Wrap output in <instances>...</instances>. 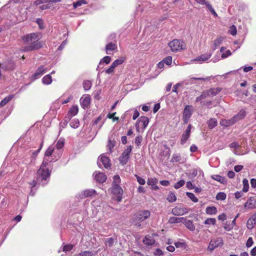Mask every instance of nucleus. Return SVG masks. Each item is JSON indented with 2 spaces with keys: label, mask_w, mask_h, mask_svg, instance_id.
Listing matches in <instances>:
<instances>
[{
  "label": "nucleus",
  "mask_w": 256,
  "mask_h": 256,
  "mask_svg": "<svg viewBox=\"0 0 256 256\" xmlns=\"http://www.w3.org/2000/svg\"><path fill=\"white\" fill-rule=\"evenodd\" d=\"M61 156L60 151L55 152L52 156H44L43 162L40 168L38 170V179L40 180H46L50 178L51 170L50 163L58 160Z\"/></svg>",
  "instance_id": "f257e3e1"
},
{
  "label": "nucleus",
  "mask_w": 256,
  "mask_h": 256,
  "mask_svg": "<svg viewBox=\"0 0 256 256\" xmlns=\"http://www.w3.org/2000/svg\"><path fill=\"white\" fill-rule=\"evenodd\" d=\"M39 35L38 33H31L22 38L24 42L28 44L22 50L24 52L32 51L42 48V44L40 40Z\"/></svg>",
  "instance_id": "f03ea898"
},
{
  "label": "nucleus",
  "mask_w": 256,
  "mask_h": 256,
  "mask_svg": "<svg viewBox=\"0 0 256 256\" xmlns=\"http://www.w3.org/2000/svg\"><path fill=\"white\" fill-rule=\"evenodd\" d=\"M150 216V212L148 210H140L136 213L132 220L134 224L137 226H140V223L148 219Z\"/></svg>",
  "instance_id": "7ed1b4c3"
},
{
  "label": "nucleus",
  "mask_w": 256,
  "mask_h": 256,
  "mask_svg": "<svg viewBox=\"0 0 256 256\" xmlns=\"http://www.w3.org/2000/svg\"><path fill=\"white\" fill-rule=\"evenodd\" d=\"M168 46L172 52H176L185 49L186 46L184 41L180 40H174L168 43Z\"/></svg>",
  "instance_id": "20e7f679"
},
{
  "label": "nucleus",
  "mask_w": 256,
  "mask_h": 256,
  "mask_svg": "<svg viewBox=\"0 0 256 256\" xmlns=\"http://www.w3.org/2000/svg\"><path fill=\"white\" fill-rule=\"evenodd\" d=\"M224 244V240L222 238H214L210 240L208 246L207 248L208 251L212 252L216 248L221 247Z\"/></svg>",
  "instance_id": "39448f33"
},
{
  "label": "nucleus",
  "mask_w": 256,
  "mask_h": 256,
  "mask_svg": "<svg viewBox=\"0 0 256 256\" xmlns=\"http://www.w3.org/2000/svg\"><path fill=\"white\" fill-rule=\"evenodd\" d=\"M132 146H129L128 148L125 149L122 152V154L119 158V161L120 164L124 166L126 164L130 156L132 150Z\"/></svg>",
  "instance_id": "423d86ee"
},
{
  "label": "nucleus",
  "mask_w": 256,
  "mask_h": 256,
  "mask_svg": "<svg viewBox=\"0 0 256 256\" xmlns=\"http://www.w3.org/2000/svg\"><path fill=\"white\" fill-rule=\"evenodd\" d=\"M189 210L186 207L176 206L172 208V214L174 216H181L188 213Z\"/></svg>",
  "instance_id": "0eeeda50"
},
{
  "label": "nucleus",
  "mask_w": 256,
  "mask_h": 256,
  "mask_svg": "<svg viewBox=\"0 0 256 256\" xmlns=\"http://www.w3.org/2000/svg\"><path fill=\"white\" fill-rule=\"evenodd\" d=\"M49 179H48L46 180H40L38 179V173L37 172V174H36V179L35 180H34L32 182H30L29 184L31 186V188H32V190L30 192V194L32 195V196H34V192H33V188L37 186V185L38 184H42V185L44 186L45 184H46L48 180H49Z\"/></svg>",
  "instance_id": "6e6552de"
},
{
  "label": "nucleus",
  "mask_w": 256,
  "mask_h": 256,
  "mask_svg": "<svg viewBox=\"0 0 256 256\" xmlns=\"http://www.w3.org/2000/svg\"><path fill=\"white\" fill-rule=\"evenodd\" d=\"M112 193L116 196L118 202H121L123 194V190L120 186H112Z\"/></svg>",
  "instance_id": "1a4fd4ad"
},
{
  "label": "nucleus",
  "mask_w": 256,
  "mask_h": 256,
  "mask_svg": "<svg viewBox=\"0 0 256 256\" xmlns=\"http://www.w3.org/2000/svg\"><path fill=\"white\" fill-rule=\"evenodd\" d=\"M244 206L246 209L256 208V196H250L245 202Z\"/></svg>",
  "instance_id": "9d476101"
},
{
  "label": "nucleus",
  "mask_w": 256,
  "mask_h": 256,
  "mask_svg": "<svg viewBox=\"0 0 256 256\" xmlns=\"http://www.w3.org/2000/svg\"><path fill=\"white\" fill-rule=\"evenodd\" d=\"M98 165L100 168L103 166L106 168H108L110 166V160L108 157L102 156L98 160Z\"/></svg>",
  "instance_id": "9b49d317"
},
{
  "label": "nucleus",
  "mask_w": 256,
  "mask_h": 256,
  "mask_svg": "<svg viewBox=\"0 0 256 256\" xmlns=\"http://www.w3.org/2000/svg\"><path fill=\"white\" fill-rule=\"evenodd\" d=\"M14 68V62H10L8 63L0 64V79L1 78L2 72L7 70H12Z\"/></svg>",
  "instance_id": "f8f14e48"
},
{
  "label": "nucleus",
  "mask_w": 256,
  "mask_h": 256,
  "mask_svg": "<svg viewBox=\"0 0 256 256\" xmlns=\"http://www.w3.org/2000/svg\"><path fill=\"white\" fill-rule=\"evenodd\" d=\"M192 114L191 106H186L184 110L182 120L184 124H187L190 118L191 117Z\"/></svg>",
  "instance_id": "ddd939ff"
},
{
  "label": "nucleus",
  "mask_w": 256,
  "mask_h": 256,
  "mask_svg": "<svg viewBox=\"0 0 256 256\" xmlns=\"http://www.w3.org/2000/svg\"><path fill=\"white\" fill-rule=\"evenodd\" d=\"M192 128V125L190 124L187 127L185 132L182 134V136L181 139H180L181 144H182V145L184 144L188 140V138H190V132H191Z\"/></svg>",
  "instance_id": "4468645a"
},
{
  "label": "nucleus",
  "mask_w": 256,
  "mask_h": 256,
  "mask_svg": "<svg viewBox=\"0 0 256 256\" xmlns=\"http://www.w3.org/2000/svg\"><path fill=\"white\" fill-rule=\"evenodd\" d=\"M90 96L88 94L83 96L80 99L81 106L84 108H87L90 103Z\"/></svg>",
  "instance_id": "2eb2a0df"
},
{
  "label": "nucleus",
  "mask_w": 256,
  "mask_h": 256,
  "mask_svg": "<svg viewBox=\"0 0 256 256\" xmlns=\"http://www.w3.org/2000/svg\"><path fill=\"white\" fill-rule=\"evenodd\" d=\"M117 49V44L116 42H110L108 43L105 48L106 52L107 54H110L112 52L116 50Z\"/></svg>",
  "instance_id": "dca6fc26"
},
{
  "label": "nucleus",
  "mask_w": 256,
  "mask_h": 256,
  "mask_svg": "<svg viewBox=\"0 0 256 256\" xmlns=\"http://www.w3.org/2000/svg\"><path fill=\"white\" fill-rule=\"evenodd\" d=\"M210 80V77L207 76L206 78H196V77H192L189 79H188L184 80V82L186 84H195L196 82L194 80H199V81H208Z\"/></svg>",
  "instance_id": "f3484780"
},
{
  "label": "nucleus",
  "mask_w": 256,
  "mask_h": 256,
  "mask_svg": "<svg viewBox=\"0 0 256 256\" xmlns=\"http://www.w3.org/2000/svg\"><path fill=\"white\" fill-rule=\"evenodd\" d=\"M47 68L44 66H41L38 68L35 73L33 74V78L34 80L40 78L42 75L46 72Z\"/></svg>",
  "instance_id": "a211bd4d"
},
{
  "label": "nucleus",
  "mask_w": 256,
  "mask_h": 256,
  "mask_svg": "<svg viewBox=\"0 0 256 256\" xmlns=\"http://www.w3.org/2000/svg\"><path fill=\"white\" fill-rule=\"evenodd\" d=\"M94 180L100 183L105 182L107 179L106 176L102 172H98V173L96 172L94 174Z\"/></svg>",
  "instance_id": "6ab92c4d"
},
{
  "label": "nucleus",
  "mask_w": 256,
  "mask_h": 256,
  "mask_svg": "<svg viewBox=\"0 0 256 256\" xmlns=\"http://www.w3.org/2000/svg\"><path fill=\"white\" fill-rule=\"evenodd\" d=\"M236 122L234 116L230 119H222L220 121V124L224 127H228L234 125Z\"/></svg>",
  "instance_id": "aec40b11"
},
{
  "label": "nucleus",
  "mask_w": 256,
  "mask_h": 256,
  "mask_svg": "<svg viewBox=\"0 0 256 256\" xmlns=\"http://www.w3.org/2000/svg\"><path fill=\"white\" fill-rule=\"evenodd\" d=\"M186 162V159L182 158L180 154H174L172 156L170 162L172 163L178 162L183 164Z\"/></svg>",
  "instance_id": "412c9836"
},
{
  "label": "nucleus",
  "mask_w": 256,
  "mask_h": 256,
  "mask_svg": "<svg viewBox=\"0 0 256 256\" xmlns=\"http://www.w3.org/2000/svg\"><path fill=\"white\" fill-rule=\"evenodd\" d=\"M221 90H222V88H210L206 90V92L208 93L207 95H208V96L212 97V96H216Z\"/></svg>",
  "instance_id": "4be33fe9"
},
{
  "label": "nucleus",
  "mask_w": 256,
  "mask_h": 256,
  "mask_svg": "<svg viewBox=\"0 0 256 256\" xmlns=\"http://www.w3.org/2000/svg\"><path fill=\"white\" fill-rule=\"evenodd\" d=\"M211 56L212 54L210 53L203 54L200 56L192 60V61L199 62H204L210 58L211 57Z\"/></svg>",
  "instance_id": "5701e85b"
},
{
  "label": "nucleus",
  "mask_w": 256,
  "mask_h": 256,
  "mask_svg": "<svg viewBox=\"0 0 256 256\" xmlns=\"http://www.w3.org/2000/svg\"><path fill=\"white\" fill-rule=\"evenodd\" d=\"M224 38L222 36L217 38L214 42V44L211 46L212 51H214L222 43Z\"/></svg>",
  "instance_id": "b1692460"
},
{
  "label": "nucleus",
  "mask_w": 256,
  "mask_h": 256,
  "mask_svg": "<svg viewBox=\"0 0 256 256\" xmlns=\"http://www.w3.org/2000/svg\"><path fill=\"white\" fill-rule=\"evenodd\" d=\"M182 222L190 230L194 231L195 230V226L193 224V222L192 220H186V218H184V220H183V222Z\"/></svg>",
  "instance_id": "393cba45"
},
{
  "label": "nucleus",
  "mask_w": 256,
  "mask_h": 256,
  "mask_svg": "<svg viewBox=\"0 0 256 256\" xmlns=\"http://www.w3.org/2000/svg\"><path fill=\"white\" fill-rule=\"evenodd\" d=\"M65 142L64 139L63 138H60L58 142H56V145L55 146L56 150V152L60 151L61 152V154H62V149L64 146Z\"/></svg>",
  "instance_id": "a878e982"
},
{
  "label": "nucleus",
  "mask_w": 256,
  "mask_h": 256,
  "mask_svg": "<svg viewBox=\"0 0 256 256\" xmlns=\"http://www.w3.org/2000/svg\"><path fill=\"white\" fill-rule=\"evenodd\" d=\"M246 116V111L244 110H240L238 114L234 116V118L237 122L243 119Z\"/></svg>",
  "instance_id": "bb28decb"
},
{
  "label": "nucleus",
  "mask_w": 256,
  "mask_h": 256,
  "mask_svg": "<svg viewBox=\"0 0 256 256\" xmlns=\"http://www.w3.org/2000/svg\"><path fill=\"white\" fill-rule=\"evenodd\" d=\"M184 220V218L183 217H175V216H171L170 218L168 220V222L170 224H174L182 222L183 220Z\"/></svg>",
  "instance_id": "cd10ccee"
},
{
  "label": "nucleus",
  "mask_w": 256,
  "mask_h": 256,
  "mask_svg": "<svg viewBox=\"0 0 256 256\" xmlns=\"http://www.w3.org/2000/svg\"><path fill=\"white\" fill-rule=\"evenodd\" d=\"M212 178L222 184H226L227 182L226 179L221 176L218 174H214L211 176Z\"/></svg>",
  "instance_id": "c85d7f7f"
},
{
  "label": "nucleus",
  "mask_w": 256,
  "mask_h": 256,
  "mask_svg": "<svg viewBox=\"0 0 256 256\" xmlns=\"http://www.w3.org/2000/svg\"><path fill=\"white\" fill-rule=\"evenodd\" d=\"M96 194V191L93 189H88L84 190L82 194V198L92 196Z\"/></svg>",
  "instance_id": "c756f323"
},
{
  "label": "nucleus",
  "mask_w": 256,
  "mask_h": 256,
  "mask_svg": "<svg viewBox=\"0 0 256 256\" xmlns=\"http://www.w3.org/2000/svg\"><path fill=\"white\" fill-rule=\"evenodd\" d=\"M143 242L147 246H152L155 242V240L150 236H146L143 240Z\"/></svg>",
  "instance_id": "7c9ffc66"
},
{
  "label": "nucleus",
  "mask_w": 256,
  "mask_h": 256,
  "mask_svg": "<svg viewBox=\"0 0 256 256\" xmlns=\"http://www.w3.org/2000/svg\"><path fill=\"white\" fill-rule=\"evenodd\" d=\"M139 120L141 123V125H142V132L144 131V130L146 128V127L148 126V122H149V120L147 117L141 116L139 118Z\"/></svg>",
  "instance_id": "2f4dec72"
},
{
  "label": "nucleus",
  "mask_w": 256,
  "mask_h": 256,
  "mask_svg": "<svg viewBox=\"0 0 256 256\" xmlns=\"http://www.w3.org/2000/svg\"><path fill=\"white\" fill-rule=\"evenodd\" d=\"M208 127L212 129L217 126L218 122L216 118H211L207 122Z\"/></svg>",
  "instance_id": "473e14b6"
},
{
  "label": "nucleus",
  "mask_w": 256,
  "mask_h": 256,
  "mask_svg": "<svg viewBox=\"0 0 256 256\" xmlns=\"http://www.w3.org/2000/svg\"><path fill=\"white\" fill-rule=\"evenodd\" d=\"M55 152H57L55 148L52 146H50L48 148L45 152L44 156H52Z\"/></svg>",
  "instance_id": "72a5a7b5"
},
{
  "label": "nucleus",
  "mask_w": 256,
  "mask_h": 256,
  "mask_svg": "<svg viewBox=\"0 0 256 256\" xmlns=\"http://www.w3.org/2000/svg\"><path fill=\"white\" fill-rule=\"evenodd\" d=\"M226 48L224 47H222L220 48V52H222V58H226L228 56H230L232 54V52L230 50H226Z\"/></svg>",
  "instance_id": "f704fd0d"
},
{
  "label": "nucleus",
  "mask_w": 256,
  "mask_h": 256,
  "mask_svg": "<svg viewBox=\"0 0 256 256\" xmlns=\"http://www.w3.org/2000/svg\"><path fill=\"white\" fill-rule=\"evenodd\" d=\"M206 212L210 215L215 214L217 212V209L215 206H208L206 208Z\"/></svg>",
  "instance_id": "c9c22d12"
},
{
  "label": "nucleus",
  "mask_w": 256,
  "mask_h": 256,
  "mask_svg": "<svg viewBox=\"0 0 256 256\" xmlns=\"http://www.w3.org/2000/svg\"><path fill=\"white\" fill-rule=\"evenodd\" d=\"M110 61H111V57L110 56H104L100 60L97 68H100V66L102 65L104 63L106 64H109L110 62Z\"/></svg>",
  "instance_id": "e433bc0d"
},
{
  "label": "nucleus",
  "mask_w": 256,
  "mask_h": 256,
  "mask_svg": "<svg viewBox=\"0 0 256 256\" xmlns=\"http://www.w3.org/2000/svg\"><path fill=\"white\" fill-rule=\"evenodd\" d=\"M42 146V143L41 144L40 148L35 151H30L29 154L31 156V160L30 162H32L33 159H34L38 154L40 152Z\"/></svg>",
  "instance_id": "4c0bfd02"
},
{
  "label": "nucleus",
  "mask_w": 256,
  "mask_h": 256,
  "mask_svg": "<svg viewBox=\"0 0 256 256\" xmlns=\"http://www.w3.org/2000/svg\"><path fill=\"white\" fill-rule=\"evenodd\" d=\"M78 108L77 106H73L70 108L68 111L69 114L71 116H74L78 113Z\"/></svg>",
  "instance_id": "58836bf2"
},
{
  "label": "nucleus",
  "mask_w": 256,
  "mask_h": 256,
  "mask_svg": "<svg viewBox=\"0 0 256 256\" xmlns=\"http://www.w3.org/2000/svg\"><path fill=\"white\" fill-rule=\"evenodd\" d=\"M42 81L44 84H50L52 82V78L50 74L45 76L42 79Z\"/></svg>",
  "instance_id": "ea45409f"
},
{
  "label": "nucleus",
  "mask_w": 256,
  "mask_h": 256,
  "mask_svg": "<svg viewBox=\"0 0 256 256\" xmlns=\"http://www.w3.org/2000/svg\"><path fill=\"white\" fill-rule=\"evenodd\" d=\"M202 106H206L208 108H212V106H216V104H215L211 100H206L202 102Z\"/></svg>",
  "instance_id": "a19ab883"
},
{
  "label": "nucleus",
  "mask_w": 256,
  "mask_h": 256,
  "mask_svg": "<svg viewBox=\"0 0 256 256\" xmlns=\"http://www.w3.org/2000/svg\"><path fill=\"white\" fill-rule=\"evenodd\" d=\"M256 224V222L250 216V218L247 221L246 226L248 229L252 230Z\"/></svg>",
  "instance_id": "79ce46f5"
},
{
  "label": "nucleus",
  "mask_w": 256,
  "mask_h": 256,
  "mask_svg": "<svg viewBox=\"0 0 256 256\" xmlns=\"http://www.w3.org/2000/svg\"><path fill=\"white\" fill-rule=\"evenodd\" d=\"M112 186H120L121 179L118 175H115L113 178Z\"/></svg>",
  "instance_id": "37998d69"
},
{
  "label": "nucleus",
  "mask_w": 256,
  "mask_h": 256,
  "mask_svg": "<svg viewBox=\"0 0 256 256\" xmlns=\"http://www.w3.org/2000/svg\"><path fill=\"white\" fill-rule=\"evenodd\" d=\"M167 200L170 202H176V198L175 194L174 192H170L168 196Z\"/></svg>",
  "instance_id": "c03bdc74"
},
{
  "label": "nucleus",
  "mask_w": 256,
  "mask_h": 256,
  "mask_svg": "<svg viewBox=\"0 0 256 256\" xmlns=\"http://www.w3.org/2000/svg\"><path fill=\"white\" fill-rule=\"evenodd\" d=\"M13 98V96L12 94L8 95L2 100L0 103V107H2L6 105L9 101H10Z\"/></svg>",
  "instance_id": "a18cd8bd"
},
{
  "label": "nucleus",
  "mask_w": 256,
  "mask_h": 256,
  "mask_svg": "<svg viewBox=\"0 0 256 256\" xmlns=\"http://www.w3.org/2000/svg\"><path fill=\"white\" fill-rule=\"evenodd\" d=\"M70 125L72 128H78L80 125L79 120L77 118H74L70 122Z\"/></svg>",
  "instance_id": "49530a36"
},
{
  "label": "nucleus",
  "mask_w": 256,
  "mask_h": 256,
  "mask_svg": "<svg viewBox=\"0 0 256 256\" xmlns=\"http://www.w3.org/2000/svg\"><path fill=\"white\" fill-rule=\"evenodd\" d=\"M126 60V58L124 57H121L115 60L112 64L116 67L122 64Z\"/></svg>",
  "instance_id": "de8ad7c7"
},
{
  "label": "nucleus",
  "mask_w": 256,
  "mask_h": 256,
  "mask_svg": "<svg viewBox=\"0 0 256 256\" xmlns=\"http://www.w3.org/2000/svg\"><path fill=\"white\" fill-rule=\"evenodd\" d=\"M242 183H243L242 190L244 192H248V189H249L248 181L247 179L244 178L242 180Z\"/></svg>",
  "instance_id": "09e8293b"
},
{
  "label": "nucleus",
  "mask_w": 256,
  "mask_h": 256,
  "mask_svg": "<svg viewBox=\"0 0 256 256\" xmlns=\"http://www.w3.org/2000/svg\"><path fill=\"white\" fill-rule=\"evenodd\" d=\"M186 195L188 198L190 199L194 202H198V198L194 196L193 193L186 192Z\"/></svg>",
  "instance_id": "8fccbe9b"
},
{
  "label": "nucleus",
  "mask_w": 256,
  "mask_h": 256,
  "mask_svg": "<svg viewBox=\"0 0 256 256\" xmlns=\"http://www.w3.org/2000/svg\"><path fill=\"white\" fill-rule=\"evenodd\" d=\"M104 242L106 246L111 247L114 242V240L112 238H110L104 239Z\"/></svg>",
  "instance_id": "3c124183"
},
{
  "label": "nucleus",
  "mask_w": 256,
  "mask_h": 256,
  "mask_svg": "<svg viewBox=\"0 0 256 256\" xmlns=\"http://www.w3.org/2000/svg\"><path fill=\"white\" fill-rule=\"evenodd\" d=\"M92 87V82L90 80H84L83 82V88L85 90H88Z\"/></svg>",
  "instance_id": "603ef678"
},
{
  "label": "nucleus",
  "mask_w": 256,
  "mask_h": 256,
  "mask_svg": "<svg viewBox=\"0 0 256 256\" xmlns=\"http://www.w3.org/2000/svg\"><path fill=\"white\" fill-rule=\"evenodd\" d=\"M226 195L224 192H220L216 196V199L217 200H226Z\"/></svg>",
  "instance_id": "864d4df0"
},
{
  "label": "nucleus",
  "mask_w": 256,
  "mask_h": 256,
  "mask_svg": "<svg viewBox=\"0 0 256 256\" xmlns=\"http://www.w3.org/2000/svg\"><path fill=\"white\" fill-rule=\"evenodd\" d=\"M158 182V180L156 178H148L147 184L148 186H155Z\"/></svg>",
  "instance_id": "5fc2aeb1"
},
{
  "label": "nucleus",
  "mask_w": 256,
  "mask_h": 256,
  "mask_svg": "<svg viewBox=\"0 0 256 256\" xmlns=\"http://www.w3.org/2000/svg\"><path fill=\"white\" fill-rule=\"evenodd\" d=\"M86 0H79L77 1L76 2H74L73 3V6L74 8H76L78 6H81L82 5L84 4H86Z\"/></svg>",
  "instance_id": "6e6d98bb"
},
{
  "label": "nucleus",
  "mask_w": 256,
  "mask_h": 256,
  "mask_svg": "<svg viewBox=\"0 0 256 256\" xmlns=\"http://www.w3.org/2000/svg\"><path fill=\"white\" fill-rule=\"evenodd\" d=\"M216 223V220L214 218H208L204 222L205 224L214 225Z\"/></svg>",
  "instance_id": "4d7b16f0"
},
{
  "label": "nucleus",
  "mask_w": 256,
  "mask_h": 256,
  "mask_svg": "<svg viewBox=\"0 0 256 256\" xmlns=\"http://www.w3.org/2000/svg\"><path fill=\"white\" fill-rule=\"evenodd\" d=\"M206 6L208 8L210 12L214 15V16L217 17L218 14L214 10V8H212V6L208 2L206 4Z\"/></svg>",
  "instance_id": "13d9d810"
},
{
  "label": "nucleus",
  "mask_w": 256,
  "mask_h": 256,
  "mask_svg": "<svg viewBox=\"0 0 256 256\" xmlns=\"http://www.w3.org/2000/svg\"><path fill=\"white\" fill-rule=\"evenodd\" d=\"M185 184V181L183 180H181L176 183L174 185V188L176 189H178L182 186Z\"/></svg>",
  "instance_id": "bf43d9fd"
},
{
  "label": "nucleus",
  "mask_w": 256,
  "mask_h": 256,
  "mask_svg": "<svg viewBox=\"0 0 256 256\" xmlns=\"http://www.w3.org/2000/svg\"><path fill=\"white\" fill-rule=\"evenodd\" d=\"M228 33L232 36H235L237 33L236 28L235 26L232 25L230 27Z\"/></svg>",
  "instance_id": "052dcab7"
},
{
  "label": "nucleus",
  "mask_w": 256,
  "mask_h": 256,
  "mask_svg": "<svg viewBox=\"0 0 256 256\" xmlns=\"http://www.w3.org/2000/svg\"><path fill=\"white\" fill-rule=\"evenodd\" d=\"M168 66H170L172 62V57L170 56H168L166 57L164 59L162 60Z\"/></svg>",
  "instance_id": "680f3d73"
},
{
  "label": "nucleus",
  "mask_w": 256,
  "mask_h": 256,
  "mask_svg": "<svg viewBox=\"0 0 256 256\" xmlns=\"http://www.w3.org/2000/svg\"><path fill=\"white\" fill-rule=\"evenodd\" d=\"M92 252L90 250L84 251L78 254V256H92Z\"/></svg>",
  "instance_id": "e2e57ef3"
},
{
  "label": "nucleus",
  "mask_w": 256,
  "mask_h": 256,
  "mask_svg": "<svg viewBox=\"0 0 256 256\" xmlns=\"http://www.w3.org/2000/svg\"><path fill=\"white\" fill-rule=\"evenodd\" d=\"M73 248V245L68 244H66L63 247V251L64 252H68L70 251Z\"/></svg>",
  "instance_id": "0e129e2a"
},
{
  "label": "nucleus",
  "mask_w": 256,
  "mask_h": 256,
  "mask_svg": "<svg viewBox=\"0 0 256 256\" xmlns=\"http://www.w3.org/2000/svg\"><path fill=\"white\" fill-rule=\"evenodd\" d=\"M116 68V67L114 66V64L112 63L110 68L105 70V72L108 74H112L114 72V70Z\"/></svg>",
  "instance_id": "69168bd1"
},
{
  "label": "nucleus",
  "mask_w": 256,
  "mask_h": 256,
  "mask_svg": "<svg viewBox=\"0 0 256 256\" xmlns=\"http://www.w3.org/2000/svg\"><path fill=\"white\" fill-rule=\"evenodd\" d=\"M142 136H138L134 140V143L137 146H140L142 142Z\"/></svg>",
  "instance_id": "338daca9"
},
{
  "label": "nucleus",
  "mask_w": 256,
  "mask_h": 256,
  "mask_svg": "<svg viewBox=\"0 0 256 256\" xmlns=\"http://www.w3.org/2000/svg\"><path fill=\"white\" fill-rule=\"evenodd\" d=\"M244 192L243 190L242 191H239V192H236L234 194V197L236 199H238L240 198H242L244 196Z\"/></svg>",
  "instance_id": "774afa93"
}]
</instances>
